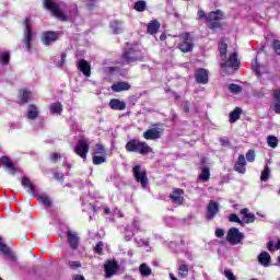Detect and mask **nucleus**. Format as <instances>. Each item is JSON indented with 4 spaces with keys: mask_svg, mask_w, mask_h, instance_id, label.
Masks as SVG:
<instances>
[{
    "mask_svg": "<svg viewBox=\"0 0 280 280\" xmlns=\"http://www.w3.org/2000/svg\"><path fill=\"white\" fill-rule=\"evenodd\" d=\"M0 253H3V255L7 257V259H10L11 261H16V256L10 250V247L5 245L3 242V237L0 236Z\"/></svg>",
    "mask_w": 280,
    "mask_h": 280,
    "instance_id": "dca6fc26",
    "label": "nucleus"
},
{
    "mask_svg": "<svg viewBox=\"0 0 280 280\" xmlns=\"http://www.w3.org/2000/svg\"><path fill=\"white\" fill-rule=\"evenodd\" d=\"M258 261L259 264L268 268V266H270V254H268V252H261L258 256Z\"/></svg>",
    "mask_w": 280,
    "mask_h": 280,
    "instance_id": "cd10ccee",
    "label": "nucleus"
},
{
    "mask_svg": "<svg viewBox=\"0 0 280 280\" xmlns=\"http://www.w3.org/2000/svg\"><path fill=\"white\" fill-rule=\"evenodd\" d=\"M94 155L106 156V149H104V145L96 144V148L94 150Z\"/></svg>",
    "mask_w": 280,
    "mask_h": 280,
    "instance_id": "c03bdc74",
    "label": "nucleus"
},
{
    "mask_svg": "<svg viewBox=\"0 0 280 280\" xmlns=\"http://www.w3.org/2000/svg\"><path fill=\"white\" fill-rule=\"evenodd\" d=\"M220 143H221V145L226 147V145L229 144V140H226V139H221V140H220Z\"/></svg>",
    "mask_w": 280,
    "mask_h": 280,
    "instance_id": "0e129e2a",
    "label": "nucleus"
},
{
    "mask_svg": "<svg viewBox=\"0 0 280 280\" xmlns=\"http://www.w3.org/2000/svg\"><path fill=\"white\" fill-rule=\"evenodd\" d=\"M183 38L184 40L179 44V49L184 54H187L194 49V39H191V36L188 33L184 34Z\"/></svg>",
    "mask_w": 280,
    "mask_h": 280,
    "instance_id": "9b49d317",
    "label": "nucleus"
},
{
    "mask_svg": "<svg viewBox=\"0 0 280 280\" xmlns=\"http://www.w3.org/2000/svg\"><path fill=\"white\" fill-rule=\"evenodd\" d=\"M161 30V23H159V20H152L147 27V34H151V36H154Z\"/></svg>",
    "mask_w": 280,
    "mask_h": 280,
    "instance_id": "b1692460",
    "label": "nucleus"
},
{
    "mask_svg": "<svg viewBox=\"0 0 280 280\" xmlns=\"http://www.w3.org/2000/svg\"><path fill=\"white\" fill-rule=\"evenodd\" d=\"M224 275H225L226 279H229V280H237L235 278V276L233 275V272H231V271H225Z\"/></svg>",
    "mask_w": 280,
    "mask_h": 280,
    "instance_id": "bf43d9fd",
    "label": "nucleus"
},
{
    "mask_svg": "<svg viewBox=\"0 0 280 280\" xmlns=\"http://www.w3.org/2000/svg\"><path fill=\"white\" fill-rule=\"evenodd\" d=\"M219 211H220V205L218 203V201L210 200L207 206L206 220H209V221L213 220V218L218 215Z\"/></svg>",
    "mask_w": 280,
    "mask_h": 280,
    "instance_id": "9d476101",
    "label": "nucleus"
},
{
    "mask_svg": "<svg viewBox=\"0 0 280 280\" xmlns=\"http://www.w3.org/2000/svg\"><path fill=\"white\" fill-rule=\"evenodd\" d=\"M215 235H217L218 237H223V235H224V230H222V229H217V230H215Z\"/></svg>",
    "mask_w": 280,
    "mask_h": 280,
    "instance_id": "052dcab7",
    "label": "nucleus"
},
{
    "mask_svg": "<svg viewBox=\"0 0 280 280\" xmlns=\"http://www.w3.org/2000/svg\"><path fill=\"white\" fill-rule=\"evenodd\" d=\"M74 280H85L84 276L77 275L74 276Z\"/></svg>",
    "mask_w": 280,
    "mask_h": 280,
    "instance_id": "69168bd1",
    "label": "nucleus"
},
{
    "mask_svg": "<svg viewBox=\"0 0 280 280\" xmlns=\"http://www.w3.org/2000/svg\"><path fill=\"white\" fill-rule=\"evenodd\" d=\"M273 49L278 56H280V40H273Z\"/></svg>",
    "mask_w": 280,
    "mask_h": 280,
    "instance_id": "5fc2aeb1",
    "label": "nucleus"
},
{
    "mask_svg": "<svg viewBox=\"0 0 280 280\" xmlns=\"http://www.w3.org/2000/svg\"><path fill=\"white\" fill-rule=\"evenodd\" d=\"M273 100H275L273 110L275 113L280 115V90L273 91Z\"/></svg>",
    "mask_w": 280,
    "mask_h": 280,
    "instance_id": "c85d7f7f",
    "label": "nucleus"
},
{
    "mask_svg": "<svg viewBox=\"0 0 280 280\" xmlns=\"http://www.w3.org/2000/svg\"><path fill=\"white\" fill-rule=\"evenodd\" d=\"M230 222H237V224H244V221L240 220V217L237 214L233 213L229 218Z\"/></svg>",
    "mask_w": 280,
    "mask_h": 280,
    "instance_id": "3c124183",
    "label": "nucleus"
},
{
    "mask_svg": "<svg viewBox=\"0 0 280 280\" xmlns=\"http://www.w3.org/2000/svg\"><path fill=\"white\" fill-rule=\"evenodd\" d=\"M109 107L112 110H126V103L119 101L118 98H113L109 102Z\"/></svg>",
    "mask_w": 280,
    "mask_h": 280,
    "instance_id": "393cba45",
    "label": "nucleus"
},
{
    "mask_svg": "<svg viewBox=\"0 0 280 280\" xmlns=\"http://www.w3.org/2000/svg\"><path fill=\"white\" fill-rule=\"evenodd\" d=\"M126 150L127 152H136L137 154H141L142 156H145L147 154H150L152 152V149L148 142H143L137 139H131L126 143Z\"/></svg>",
    "mask_w": 280,
    "mask_h": 280,
    "instance_id": "f257e3e1",
    "label": "nucleus"
},
{
    "mask_svg": "<svg viewBox=\"0 0 280 280\" xmlns=\"http://www.w3.org/2000/svg\"><path fill=\"white\" fill-rule=\"evenodd\" d=\"M67 59L66 54H61V65H65V60Z\"/></svg>",
    "mask_w": 280,
    "mask_h": 280,
    "instance_id": "338daca9",
    "label": "nucleus"
},
{
    "mask_svg": "<svg viewBox=\"0 0 280 280\" xmlns=\"http://www.w3.org/2000/svg\"><path fill=\"white\" fill-rule=\"evenodd\" d=\"M10 62V54L1 52L0 54V65H8Z\"/></svg>",
    "mask_w": 280,
    "mask_h": 280,
    "instance_id": "a18cd8bd",
    "label": "nucleus"
},
{
    "mask_svg": "<svg viewBox=\"0 0 280 280\" xmlns=\"http://www.w3.org/2000/svg\"><path fill=\"white\" fill-rule=\"evenodd\" d=\"M211 178V173L209 172L208 167H203L201 170V174L199 175V180H203V183H207Z\"/></svg>",
    "mask_w": 280,
    "mask_h": 280,
    "instance_id": "58836bf2",
    "label": "nucleus"
},
{
    "mask_svg": "<svg viewBox=\"0 0 280 280\" xmlns=\"http://www.w3.org/2000/svg\"><path fill=\"white\" fill-rule=\"evenodd\" d=\"M44 5L47 8V10H50L52 13V16H56L59 19V21H71V16L68 18L65 12H62V9H60V4L54 0H44Z\"/></svg>",
    "mask_w": 280,
    "mask_h": 280,
    "instance_id": "f03ea898",
    "label": "nucleus"
},
{
    "mask_svg": "<svg viewBox=\"0 0 280 280\" xmlns=\"http://www.w3.org/2000/svg\"><path fill=\"white\" fill-rule=\"evenodd\" d=\"M139 272L141 277H150V275H152V268H150L148 264L143 262L139 267Z\"/></svg>",
    "mask_w": 280,
    "mask_h": 280,
    "instance_id": "7c9ffc66",
    "label": "nucleus"
},
{
    "mask_svg": "<svg viewBox=\"0 0 280 280\" xmlns=\"http://www.w3.org/2000/svg\"><path fill=\"white\" fill-rule=\"evenodd\" d=\"M102 248H104V244H102V242H100L94 247V250H95V253H97L100 255V253H102Z\"/></svg>",
    "mask_w": 280,
    "mask_h": 280,
    "instance_id": "13d9d810",
    "label": "nucleus"
},
{
    "mask_svg": "<svg viewBox=\"0 0 280 280\" xmlns=\"http://www.w3.org/2000/svg\"><path fill=\"white\" fill-rule=\"evenodd\" d=\"M50 113L60 115V113H62V103H52L50 105Z\"/></svg>",
    "mask_w": 280,
    "mask_h": 280,
    "instance_id": "4c0bfd02",
    "label": "nucleus"
},
{
    "mask_svg": "<svg viewBox=\"0 0 280 280\" xmlns=\"http://www.w3.org/2000/svg\"><path fill=\"white\" fill-rule=\"evenodd\" d=\"M110 27L114 34H121L124 32V22L115 20L112 22Z\"/></svg>",
    "mask_w": 280,
    "mask_h": 280,
    "instance_id": "c756f323",
    "label": "nucleus"
},
{
    "mask_svg": "<svg viewBox=\"0 0 280 280\" xmlns=\"http://www.w3.org/2000/svg\"><path fill=\"white\" fill-rule=\"evenodd\" d=\"M60 38V32L46 31L42 33V43L45 47H49V45H54L56 40Z\"/></svg>",
    "mask_w": 280,
    "mask_h": 280,
    "instance_id": "6e6552de",
    "label": "nucleus"
},
{
    "mask_svg": "<svg viewBox=\"0 0 280 280\" xmlns=\"http://www.w3.org/2000/svg\"><path fill=\"white\" fill-rule=\"evenodd\" d=\"M22 186L28 189V194H32V196H36V187L34 186V184H32V180H30V178L23 177Z\"/></svg>",
    "mask_w": 280,
    "mask_h": 280,
    "instance_id": "bb28decb",
    "label": "nucleus"
},
{
    "mask_svg": "<svg viewBox=\"0 0 280 280\" xmlns=\"http://www.w3.org/2000/svg\"><path fill=\"white\" fill-rule=\"evenodd\" d=\"M68 266L72 270H77V268H81L82 267V264H80V261H69Z\"/></svg>",
    "mask_w": 280,
    "mask_h": 280,
    "instance_id": "864d4df0",
    "label": "nucleus"
},
{
    "mask_svg": "<svg viewBox=\"0 0 280 280\" xmlns=\"http://www.w3.org/2000/svg\"><path fill=\"white\" fill-rule=\"evenodd\" d=\"M242 116V108L236 107L232 113H230V124H235L237 119Z\"/></svg>",
    "mask_w": 280,
    "mask_h": 280,
    "instance_id": "2f4dec72",
    "label": "nucleus"
},
{
    "mask_svg": "<svg viewBox=\"0 0 280 280\" xmlns=\"http://www.w3.org/2000/svg\"><path fill=\"white\" fill-rule=\"evenodd\" d=\"M189 275V267L185 264L180 265L178 268V276L182 277V279L187 278Z\"/></svg>",
    "mask_w": 280,
    "mask_h": 280,
    "instance_id": "c9c22d12",
    "label": "nucleus"
},
{
    "mask_svg": "<svg viewBox=\"0 0 280 280\" xmlns=\"http://www.w3.org/2000/svg\"><path fill=\"white\" fill-rule=\"evenodd\" d=\"M63 167H67V170H71V164L67 161V156H63Z\"/></svg>",
    "mask_w": 280,
    "mask_h": 280,
    "instance_id": "e2e57ef3",
    "label": "nucleus"
},
{
    "mask_svg": "<svg viewBox=\"0 0 280 280\" xmlns=\"http://www.w3.org/2000/svg\"><path fill=\"white\" fill-rule=\"evenodd\" d=\"M133 8L137 12H144V10L147 8V3H145V1L141 0V1L136 2Z\"/></svg>",
    "mask_w": 280,
    "mask_h": 280,
    "instance_id": "a19ab883",
    "label": "nucleus"
},
{
    "mask_svg": "<svg viewBox=\"0 0 280 280\" xmlns=\"http://www.w3.org/2000/svg\"><path fill=\"white\" fill-rule=\"evenodd\" d=\"M246 161H248V163H254L255 162V152L253 150H249L246 153Z\"/></svg>",
    "mask_w": 280,
    "mask_h": 280,
    "instance_id": "8fccbe9b",
    "label": "nucleus"
},
{
    "mask_svg": "<svg viewBox=\"0 0 280 280\" xmlns=\"http://www.w3.org/2000/svg\"><path fill=\"white\" fill-rule=\"evenodd\" d=\"M24 25V44L26 45V50L32 49V39L34 38V33H32V20L26 18L23 22Z\"/></svg>",
    "mask_w": 280,
    "mask_h": 280,
    "instance_id": "7ed1b4c3",
    "label": "nucleus"
},
{
    "mask_svg": "<svg viewBox=\"0 0 280 280\" xmlns=\"http://www.w3.org/2000/svg\"><path fill=\"white\" fill-rule=\"evenodd\" d=\"M39 113H40V110L36 107V105L31 104L27 107L26 118L30 119L31 121H34V120L38 119Z\"/></svg>",
    "mask_w": 280,
    "mask_h": 280,
    "instance_id": "aec40b11",
    "label": "nucleus"
},
{
    "mask_svg": "<svg viewBox=\"0 0 280 280\" xmlns=\"http://www.w3.org/2000/svg\"><path fill=\"white\" fill-rule=\"evenodd\" d=\"M78 69L85 75V78H91V65L86 60L81 59L77 63Z\"/></svg>",
    "mask_w": 280,
    "mask_h": 280,
    "instance_id": "f3484780",
    "label": "nucleus"
},
{
    "mask_svg": "<svg viewBox=\"0 0 280 280\" xmlns=\"http://www.w3.org/2000/svg\"><path fill=\"white\" fill-rule=\"evenodd\" d=\"M89 148H90L89 141L81 139L78 141L74 148V152L78 156L83 159V161H86V155L89 154Z\"/></svg>",
    "mask_w": 280,
    "mask_h": 280,
    "instance_id": "1a4fd4ad",
    "label": "nucleus"
},
{
    "mask_svg": "<svg viewBox=\"0 0 280 280\" xmlns=\"http://www.w3.org/2000/svg\"><path fill=\"white\" fill-rule=\"evenodd\" d=\"M197 16L200 21H206V23H208L209 21V15H207V13H205V10L199 9V11L197 12Z\"/></svg>",
    "mask_w": 280,
    "mask_h": 280,
    "instance_id": "de8ad7c7",
    "label": "nucleus"
},
{
    "mask_svg": "<svg viewBox=\"0 0 280 280\" xmlns=\"http://www.w3.org/2000/svg\"><path fill=\"white\" fill-rule=\"evenodd\" d=\"M229 91H230L231 93H234L235 95H237V93H242V86H240V85H237V84H235V83H232V84H230V86H229Z\"/></svg>",
    "mask_w": 280,
    "mask_h": 280,
    "instance_id": "49530a36",
    "label": "nucleus"
},
{
    "mask_svg": "<svg viewBox=\"0 0 280 280\" xmlns=\"http://www.w3.org/2000/svg\"><path fill=\"white\" fill-rule=\"evenodd\" d=\"M112 91H114V93H121V91H130V83L119 81L112 85Z\"/></svg>",
    "mask_w": 280,
    "mask_h": 280,
    "instance_id": "5701e85b",
    "label": "nucleus"
},
{
    "mask_svg": "<svg viewBox=\"0 0 280 280\" xmlns=\"http://www.w3.org/2000/svg\"><path fill=\"white\" fill-rule=\"evenodd\" d=\"M117 268H118V265L115 261L109 260L105 264V272H106L107 279H110V277H113V275L117 272Z\"/></svg>",
    "mask_w": 280,
    "mask_h": 280,
    "instance_id": "4be33fe9",
    "label": "nucleus"
},
{
    "mask_svg": "<svg viewBox=\"0 0 280 280\" xmlns=\"http://www.w3.org/2000/svg\"><path fill=\"white\" fill-rule=\"evenodd\" d=\"M133 176L137 183H140L142 189L148 187V173L145 172V168H141V165H136L133 167Z\"/></svg>",
    "mask_w": 280,
    "mask_h": 280,
    "instance_id": "423d86ee",
    "label": "nucleus"
},
{
    "mask_svg": "<svg viewBox=\"0 0 280 280\" xmlns=\"http://www.w3.org/2000/svg\"><path fill=\"white\" fill-rule=\"evenodd\" d=\"M183 110H184V113H189V102H185L183 104Z\"/></svg>",
    "mask_w": 280,
    "mask_h": 280,
    "instance_id": "680f3d73",
    "label": "nucleus"
},
{
    "mask_svg": "<svg viewBox=\"0 0 280 280\" xmlns=\"http://www.w3.org/2000/svg\"><path fill=\"white\" fill-rule=\"evenodd\" d=\"M1 163L4 167V170H7L9 172V174H11L12 176H14V174H16V167H14V164L12 163V161H10V159L8 156H3L1 159Z\"/></svg>",
    "mask_w": 280,
    "mask_h": 280,
    "instance_id": "412c9836",
    "label": "nucleus"
},
{
    "mask_svg": "<svg viewBox=\"0 0 280 280\" xmlns=\"http://www.w3.org/2000/svg\"><path fill=\"white\" fill-rule=\"evenodd\" d=\"M241 214L243 215V224H252V222H255V214L250 213L247 208L242 209Z\"/></svg>",
    "mask_w": 280,
    "mask_h": 280,
    "instance_id": "a878e982",
    "label": "nucleus"
},
{
    "mask_svg": "<svg viewBox=\"0 0 280 280\" xmlns=\"http://www.w3.org/2000/svg\"><path fill=\"white\" fill-rule=\"evenodd\" d=\"M68 244L72 250H75L80 244V237L73 231H68Z\"/></svg>",
    "mask_w": 280,
    "mask_h": 280,
    "instance_id": "a211bd4d",
    "label": "nucleus"
},
{
    "mask_svg": "<svg viewBox=\"0 0 280 280\" xmlns=\"http://www.w3.org/2000/svg\"><path fill=\"white\" fill-rule=\"evenodd\" d=\"M252 68L256 75H261V71H264V65L259 63L258 57H256L255 61L252 63Z\"/></svg>",
    "mask_w": 280,
    "mask_h": 280,
    "instance_id": "f704fd0d",
    "label": "nucleus"
},
{
    "mask_svg": "<svg viewBox=\"0 0 280 280\" xmlns=\"http://www.w3.org/2000/svg\"><path fill=\"white\" fill-rule=\"evenodd\" d=\"M224 20V13L220 10L217 11H212L208 14V27L210 30H215L218 27H220V22L218 21H222Z\"/></svg>",
    "mask_w": 280,
    "mask_h": 280,
    "instance_id": "0eeeda50",
    "label": "nucleus"
},
{
    "mask_svg": "<svg viewBox=\"0 0 280 280\" xmlns=\"http://www.w3.org/2000/svg\"><path fill=\"white\" fill-rule=\"evenodd\" d=\"M170 198L174 205H183L185 198H183V189H175Z\"/></svg>",
    "mask_w": 280,
    "mask_h": 280,
    "instance_id": "6ab92c4d",
    "label": "nucleus"
},
{
    "mask_svg": "<svg viewBox=\"0 0 280 280\" xmlns=\"http://www.w3.org/2000/svg\"><path fill=\"white\" fill-rule=\"evenodd\" d=\"M195 80L198 84H207L209 82V72L205 69H199L195 73Z\"/></svg>",
    "mask_w": 280,
    "mask_h": 280,
    "instance_id": "2eb2a0df",
    "label": "nucleus"
},
{
    "mask_svg": "<svg viewBox=\"0 0 280 280\" xmlns=\"http://www.w3.org/2000/svg\"><path fill=\"white\" fill-rule=\"evenodd\" d=\"M240 61L237 60V52H232L229 57V59L221 63V69L226 71L228 69H234L235 67H238Z\"/></svg>",
    "mask_w": 280,
    "mask_h": 280,
    "instance_id": "f8f14e48",
    "label": "nucleus"
},
{
    "mask_svg": "<svg viewBox=\"0 0 280 280\" xmlns=\"http://www.w3.org/2000/svg\"><path fill=\"white\" fill-rule=\"evenodd\" d=\"M38 202H42L44 207H51V199L45 194L36 195Z\"/></svg>",
    "mask_w": 280,
    "mask_h": 280,
    "instance_id": "473e14b6",
    "label": "nucleus"
},
{
    "mask_svg": "<svg viewBox=\"0 0 280 280\" xmlns=\"http://www.w3.org/2000/svg\"><path fill=\"white\" fill-rule=\"evenodd\" d=\"M270 178V166L266 165L264 171L261 172L260 180L262 183H268Z\"/></svg>",
    "mask_w": 280,
    "mask_h": 280,
    "instance_id": "ea45409f",
    "label": "nucleus"
},
{
    "mask_svg": "<svg viewBox=\"0 0 280 280\" xmlns=\"http://www.w3.org/2000/svg\"><path fill=\"white\" fill-rule=\"evenodd\" d=\"M137 60H143L141 51L135 48H130L128 51L122 54V65H129V62H137Z\"/></svg>",
    "mask_w": 280,
    "mask_h": 280,
    "instance_id": "39448f33",
    "label": "nucleus"
},
{
    "mask_svg": "<svg viewBox=\"0 0 280 280\" xmlns=\"http://www.w3.org/2000/svg\"><path fill=\"white\" fill-rule=\"evenodd\" d=\"M234 172L246 174V156H244V154L238 155V159L234 164Z\"/></svg>",
    "mask_w": 280,
    "mask_h": 280,
    "instance_id": "4468645a",
    "label": "nucleus"
},
{
    "mask_svg": "<svg viewBox=\"0 0 280 280\" xmlns=\"http://www.w3.org/2000/svg\"><path fill=\"white\" fill-rule=\"evenodd\" d=\"M136 244H138V246H150V241L148 240H143V238H140V240H135Z\"/></svg>",
    "mask_w": 280,
    "mask_h": 280,
    "instance_id": "603ef678",
    "label": "nucleus"
},
{
    "mask_svg": "<svg viewBox=\"0 0 280 280\" xmlns=\"http://www.w3.org/2000/svg\"><path fill=\"white\" fill-rule=\"evenodd\" d=\"M102 163H106V155H94L93 156L94 165H102Z\"/></svg>",
    "mask_w": 280,
    "mask_h": 280,
    "instance_id": "79ce46f5",
    "label": "nucleus"
},
{
    "mask_svg": "<svg viewBox=\"0 0 280 280\" xmlns=\"http://www.w3.org/2000/svg\"><path fill=\"white\" fill-rule=\"evenodd\" d=\"M267 143H268L269 148H277V145L279 143V139H277V137H275V136H269L267 138Z\"/></svg>",
    "mask_w": 280,
    "mask_h": 280,
    "instance_id": "37998d69",
    "label": "nucleus"
},
{
    "mask_svg": "<svg viewBox=\"0 0 280 280\" xmlns=\"http://www.w3.org/2000/svg\"><path fill=\"white\" fill-rule=\"evenodd\" d=\"M226 240L232 246H237L244 242V233L240 232L237 228H231L228 232Z\"/></svg>",
    "mask_w": 280,
    "mask_h": 280,
    "instance_id": "20e7f679",
    "label": "nucleus"
},
{
    "mask_svg": "<svg viewBox=\"0 0 280 280\" xmlns=\"http://www.w3.org/2000/svg\"><path fill=\"white\" fill-rule=\"evenodd\" d=\"M267 248L268 250L272 252V250H277V244H275L273 241H269L267 244Z\"/></svg>",
    "mask_w": 280,
    "mask_h": 280,
    "instance_id": "6e6d98bb",
    "label": "nucleus"
},
{
    "mask_svg": "<svg viewBox=\"0 0 280 280\" xmlns=\"http://www.w3.org/2000/svg\"><path fill=\"white\" fill-rule=\"evenodd\" d=\"M161 135H163V129L152 128L143 132V138L147 141H154L155 139H161Z\"/></svg>",
    "mask_w": 280,
    "mask_h": 280,
    "instance_id": "ddd939ff",
    "label": "nucleus"
},
{
    "mask_svg": "<svg viewBox=\"0 0 280 280\" xmlns=\"http://www.w3.org/2000/svg\"><path fill=\"white\" fill-rule=\"evenodd\" d=\"M54 178H56V180L62 182V180H65V175L60 174L58 172H55L54 173Z\"/></svg>",
    "mask_w": 280,
    "mask_h": 280,
    "instance_id": "4d7b16f0",
    "label": "nucleus"
},
{
    "mask_svg": "<svg viewBox=\"0 0 280 280\" xmlns=\"http://www.w3.org/2000/svg\"><path fill=\"white\" fill-rule=\"evenodd\" d=\"M165 38H167V35H165V33H162V35L160 36V40H165Z\"/></svg>",
    "mask_w": 280,
    "mask_h": 280,
    "instance_id": "774afa93",
    "label": "nucleus"
},
{
    "mask_svg": "<svg viewBox=\"0 0 280 280\" xmlns=\"http://www.w3.org/2000/svg\"><path fill=\"white\" fill-rule=\"evenodd\" d=\"M60 159H65V154H60V153H51L50 154V161L52 163H58V161H60Z\"/></svg>",
    "mask_w": 280,
    "mask_h": 280,
    "instance_id": "09e8293b",
    "label": "nucleus"
},
{
    "mask_svg": "<svg viewBox=\"0 0 280 280\" xmlns=\"http://www.w3.org/2000/svg\"><path fill=\"white\" fill-rule=\"evenodd\" d=\"M228 45L224 42H220L218 49H219V54H220V58L221 60H226V49H228Z\"/></svg>",
    "mask_w": 280,
    "mask_h": 280,
    "instance_id": "72a5a7b5",
    "label": "nucleus"
},
{
    "mask_svg": "<svg viewBox=\"0 0 280 280\" xmlns=\"http://www.w3.org/2000/svg\"><path fill=\"white\" fill-rule=\"evenodd\" d=\"M20 97H21L22 104H27V102H30L32 97V92L23 90L20 92Z\"/></svg>",
    "mask_w": 280,
    "mask_h": 280,
    "instance_id": "e433bc0d",
    "label": "nucleus"
}]
</instances>
